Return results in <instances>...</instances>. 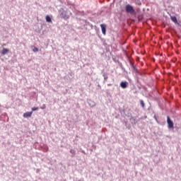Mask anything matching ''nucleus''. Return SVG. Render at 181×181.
<instances>
[{"instance_id": "obj_1", "label": "nucleus", "mask_w": 181, "mask_h": 181, "mask_svg": "<svg viewBox=\"0 0 181 181\" xmlns=\"http://www.w3.org/2000/svg\"><path fill=\"white\" fill-rule=\"evenodd\" d=\"M59 16L62 19H64L65 21H66V19H69V18H70V13L69 12H67L66 11L60 10L59 11Z\"/></svg>"}, {"instance_id": "obj_2", "label": "nucleus", "mask_w": 181, "mask_h": 181, "mask_svg": "<svg viewBox=\"0 0 181 181\" xmlns=\"http://www.w3.org/2000/svg\"><path fill=\"white\" fill-rule=\"evenodd\" d=\"M125 11L127 13H135V9L130 4H127L125 6Z\"/></svg>"}, {"instance_id": "obj_3", "label": "nucleus", "mask_w": 181, "mask_h": 181, "mask_svg": "<svg viewBox=\"0 0 181 181\" xmlns=\"http://www.w3.org/2000/svg\"><path fill=\"white\" fill-rule=\"evenodd\" d=\"M167 124L168 125V128H173V122L170 120V117H169V116L167 117Z\"/></svg>"}, {"instance_id": "obj_4", "label": "nucleus", "mask_w": 181, "mask_h": 181, "mask_svg": "<svg viewBox=\"0 0 181 181\" xmlns=\"http://www.w3.org/2000/svg\"><path fill=\"white\" fill-rule=\"evenodd\" d=\"M32 114H33V112H26L23 114V118H30Z\"/></svg>"}, {"instance_id": "obj_5", "label": "nucleus", "mask_w": 181, "mask_h": 181, "mask_svg": "<svg viewBox=\"0 0 181 181\" xmlns=\"http://www.w3.org/2000/svg\"><path fill=\"white\" fill-rule=\"evenodd\" d=\"M100 28L102 29V33L103 35H105L106 29H107V25L105 24H101Z\"/></svg>"}, {"instance_id": "obj_6", "label": "nucleus", "mask_w": 181, "mask_h": 181, "mask_svg": "<svg viewBox=\"0 0 181 181\" xmlns=\"http://www.w3.org/2000/svg\"><path fill=\"white\" fill-rule=\"evenodd\" d=\"M120 87H122V88H127V87H128V82L127 81H122L120 83Z\"/></svg>"}, {"instance_id": "obj_7", "label": "nucleus", "mask_w": 181, "mask_h": 181, "mask_svg": "<svg viewBox=\"0 0 181 181\" xmlns=\"http://www.w3.org/2000/svg\"><path fill=\"white\" fill-rule=\"evenodd\" d=\"M8 52H9V50L6 48H4L1 51V54L3 56H4V54H6V53H8Z\"/></svg>"}, {"instance_id": "obj_8", "label": "nucleus", "mask_w": 181, "mask_h": 181, "mask_svg": "<svg viewBox=\"0 0 181 181\" xmlns=\"http://www.w3.org/2000/svg\"><path fill=\"white\" fill-rule=\"evenodd\" d=\"M170 19L172 21L174 22V23H177V18L176 16H170Z\"/></svg>"}, {"instance_id": "obj_9", "label": "nucleus", "mask_w": 181, "mask_h": 181, "mask_svg": "<svg viewBox=\"0 0 181 181\" xmlns=\"http://www.w3.org/2000/svg\"><path fill=\"white\" fill-rule=\"evenodd\" d=\"M45 19H46V22H48V23H50V22H52V18H50L49 16H46Z\"/></svg>"}, {"instance_id": "obj_10", "label": "nucleus", "mask_w": 181, "mask_h": 181, "mask_svg": "<svg viewBox=\"0 0 181 181\" xmlns=\"http://www.w3.org/2000/svg\"><path fill=\"white\" fill-rule=\"evenodd\" d=\"M33 52H39V49H37V47H34V49H33Z\"/></svg>"}, {"instance_id": "obj_11", "label": "nucleus", "mask_w": 181, "mask_h": 181, "mask_svg": "<svg viewBox=\"0 0 181 181\" xmlns=\"http://www.w3.org/2000/svg\"><path fill=\"white\" fill-rule=\"evenodd\" d=\"M39 110V107H33L32 111H37Z\"/></svg>"}, {"instance_id": "obj_12", "label": "nucleus", "mask_w": 181, "mask_h": 181, "mask_svg": "<svg viewBox=\"0 0 181 181\" xmlns=\"http://www.w3.org/2000/svg\"><path fill=\"white\" fill-rule=\"evenodd\" d=\"M70 153H72L73 155H74V153H76V151L71 149V150H70Z\"/></svg>"}, {"instance_id": "obj_13", "label": "nucleus", "mask_w": 181, "mask_h": 181, "mask_svg": "<svg viewBox=\"0 0 181 181\" xmlns=\"http://www.w3.org/2000/svg\"><path fill=\"white\" fill-rule=\"evenodd\" d=\"M46 109V105H43L42 107H41V110Z\"/></svg>"}, {"instance_id": "obj_14", "label": "nucleus", "mask_w": 181, "mask_h": 181, "mask_svg": "<svg viewBox=\"0 0 181 181\" xmlns=\"http://www.w3.org/2000/svg\"><path fill=\"white\" fill-rule=\"evenodd\" d=\"M141 105H142V107H144V101H141Z\"/></svg>"}]
</instances>
